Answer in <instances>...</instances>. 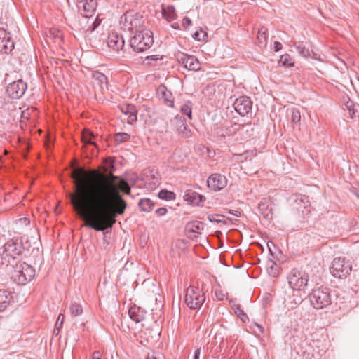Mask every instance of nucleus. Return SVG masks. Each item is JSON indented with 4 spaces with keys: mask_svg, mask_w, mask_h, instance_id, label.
Returning a JSON list of instances; mask_svg holds the SVG:
<instances>
[{
    "mask_svg": "<svg viewBox=\"0 0 359 359\" xmlns=\"http://www.w3.org/2000/svg\"><path fill=\"white\" fill-rule=\"evenodd\" d=\"M81 175L80 169L72 173L74 191L68 194L71 204L86 219V226L104 231L113 226L118 215L124 213L127 203L120 192L130 195V186L123 179L116 183L118 177L114 174L95 178H83Z\"/></svg>",
    "mask_w": 359,
    "mask_h": 359,
    "instance_id": "nucleus-1",
    "label": "nucleus"
},
{
    "mask_svg": "<svg viewBox=\"0 0 359 359\" xmlns=\"http://www.w3.org/2000/svg\"><path fill=\"white\" fill-rule=\"evenodd\" d=\"M11 278L18 285H25L31 281L35 276V269L25 262H18L13 266Z\"/></svg>",
    "mask_w": 359,
    "mask_h": 359,
    "instance_id": "nucleus-2",
    "label": "nucleus"
},
{
    "mask_svg": "<svg viewBox=\"0 0 359 359\" xmlns=\"http://www.w3.org/2000/svg\"><path fill=\"white\" fill-rule=\"evenodd\" d=\"M22 242L18 239H11L3 246L0 252L2 262L11 264V262L20 258L23 252Z\"/></svg>",
    "mask_w": 359,
    "mask_h": 359,
    "instance_id": "nucleus-3",
    "label": "nucleus"
},
{
    "mask_svg": "<svg viewBox=\"0 0 359 359\" xmlns=\"http://www.w3.org/2000/svg\"><path fill=\"white\" fill-rule=\"evenodd\" d=\"M154 43L152 32L149 30L138 32L130 41V46L134 51L140 53L149 49Z\"/></svg>",
    "mask_w": 359,
    "mask_h": 359,
    "instance_id": "nucleus-4",
    "label": "nucleus"
},
{
    "mask_svg": "<svg viewBox=\"0 0 359 359\" xmlns=\"http://www.w3.org/2000/svg\"><path fill=\"white\" fill-rule=\"evenodd\" d=\"M309 299L311 305L316 309L327 307L332 302L330 290L325 287H319L313 289L309 294Z\"/></svg>",
    "mask_w": 359,
    "mask_h": 359,
    "instance_id": "nucleus-5",
    "label": "nucleus"
},
{
    "mask_svg": "<svg viewBox=\"0 0 359 359\" xmlns=\"http://www.w3.org/2000/svg\"><path fill=\"white\" fill-rule=\"evenodd\" d=\"M205 300L204 292L198 287L189 286L186 291L185 302L190 309H198Z\"/></svg>",
    "mask_w": 359,
    "mask_h": 359,
    "instance_id": "nucleus-6",
    "label": "nucleus"
},
{
    "mask_svg": "<svg viewBox=\"0 0 359 359\" xmlns=\"http://www.w3.org/2000/svg\"><path fill=\"white\" fill-rule=\"evenodd\" d=\"M330 273L335 278H346L352 271V265L345 257H335L330 269Z\"/></svg>",
    "mask_w": 359,
    "mask_h": 359,
    "instance_id": "nucleus-7",
    "label": "nucleus"
},
{
    "mask_svg": "<svg viewBox=\"0 0 359 359\" xmlns=\"http://www.w3.org/2000/svg\"><path fill=\"white\" fill-rule=\"evenodd\" d=\"M288 283L294 290H304L309 281L308 274L297 269H292L287 275Z\"/></svg>",
    "mask_w": 359,
    "mask_h": 359,
    "instance_id": "nucleus-8",
    "label": "nucleus"
},
{
    "mask_svg": "<svg viewBox=\"0 0 359 359\" xmlns=\"http://www.w3.org/2000/svg\"><path fill=\"white\" fill-rule=\"evenodd\" d=\"M27 88V83L19 79L8 84L6 93L10 97L19 99L25 94Z\"/></svg>",
    "mask_w": 359,
    "mask_h": 359,
    "instance_id": "nucleus-9",
    "label": "nucleus"
},
{
    "mask_svg": "<svg viewBox=\"0 0 359 359\" xmlns=\"http://www.w3.org/2000/svg\"><path fill=\"white\" fill-rule=\"evenodd\" d=\"M121 23L125 29L133 32L141 26L142 20L139 15H133L132 13H126L121 16Z\"/></svg>",
    "mask_w": 359,
    "mask_h": 359,
    "instance_id": "nucleus-10",
    "label": "nucleus"
},
{
    "mask_svg": "<svg viewBox=\"0 0 359 359\" xmlns=\"http://www.w3.org/2000/svg\"><path fill=\"white\" fill-rule=\"evenodd\" d=\"M177 61L188 70L198 71L201 68L200 62L193 55L181 53L177 55Z\"/></svg>",
    "mask_w": 359,
    "mask_h": 359,
    "instance_id": "nucleus-11",
    "label": "nucleus"
},
{
    "mask_svg": "<svg viewBox=\"0 0 359 359\" xmlns=\"http://www.w3.org/2000/svg\"><path fill=\"white\" fill-rule=\"evenodd\" d=\"M233 107L241 116H244L252 110V102L250 97L241 96L235 100Z\"/></svg>",
    "mask_w": 359,
    "mask_h": 359,
    "instance_id": "nucleus-12",
    "label": "nucleus"
},
{
    "mask_svg": "<svg viewBox=\"0 0 359 359\" xmlns=\"http://www.w3.org/2000/svg\"><path fill=\"white\" fill-rule=\"evenodd\" d=\"M227 179L224 175L214 173L207 180L208 187L213 191H220L227 185Z\"/></svg>",
    "mask_w": 359,
    "mask_h": 359,
    "instance_id": "nucleus-13",
    "label": "nucleus"
},
{
    "mask_svg": "<svg viewBox=\"0 0 359 359\" xmlns=\"http://www.w3.org/2000/svg\"><path fill=\"white\" fill-rule=\"evenodd\" d=\"M14 48V42L11 34L0 28V53L8 54Z\"/></svg>",
    "mask_w": 359,
    "mask_h": 359,
    "instance_id": "nucleus-14",
    "label": "nucleus"
},
{
    "mask_svg": "<svg viewBox=\"0 0 359 359\" xmlns=\"http://www.w3.org/2000/svg\"><path fill=\"white\" fill-rule=\"evenodd\" d=\"M95 0H77V6L85 18H90L96 10Z\"/></svg>",
    "mask_w": 359,
    "mask_h": 359,
    "instance_id": "nucleus-15",
    "label": "nucleus"
},
{
    "mask_svg": "<svg viewBox=\"0 0 359 359\" xmlns=\"http://www.w3.org/2000/svg\"><path fill=\"white\" fill-rule=\"evenodd\" d=\"M183 198L189 204L197 206L203 205V203L205 200V197L204 196L191 189H187L184 191Z\"/></svg>",
    "mask_w": 359,
    "mask_h": 359,
    "instance_id": "nucleus-16",
    "label": "nucleus"
},
{
    "mask_svg": "<svg viewBox=\"0 0 359 359\" xmlns=\"http://www.w3.org/2000/svg\"><path fill=\"white\" fill-rule=\"evenodd\" d=\"M118 108L121 111L128 116L127 122L128 124H133L137 120V107L132 104H123L119 105Z\"/></svg>",
    "mask_w": 359,
    "mask_h": 359,
    "instance_id": "nucleus-17",
    "label": "nucleus"
},
{
    "mask_svg": "<svg viewBox=\"0 0 359 359\" xmlns=\"http://www.w3.org/2000/svg\"><path fill=\"white\" fill-rule=\"evenodd\" d=\"M258 212L265 219H272L273 217L272 203L266 198L262 199L258 205Z\"/></svg>",
    "mask_w": 359,
    "mask_h": 359,
    "instance_id": "nucleus-18",
    "label": "nucleus"
},
{
    "mask_svg": "<svg viewBox=\"0 0 359 359\" xmlns=\"http://www.w3.org/2000/svg\"><path fill=\"white\" fill-rule=\"evenodd\" d=\"M13 303V297L11 292L6 290H0V312L6 311Z\"/></svg>",
    "mask_w": 359,
    "mask_h": 359,
    "instance_id": "nucleus-19",
    "label": "nucleus"
},
{
    "mask_svg": "<svg viewBox=\"0 0 359 359\" xmlns=\"http://www.w3.org/2000/svg\"><path fill=\"white\" fill-rule=\"evenodd\" d=\"M108 46L114 51L122 50L124 46V40L122 36L117 34H109L107 39Z\"/></svg>",
    "mask_w": 359,
    "mask_h": 359,
    "instance_id": "nucleus-20",
    "label": "nucleus"
},
{
    "mask_svg": "<svg viewBox=\"0 0 359 359\" xmlns=\"http://www.w3.org/2000/svg\"><path fill=\"white\" fill-rule=\"evenodd\" d=\"M130 318L136 323L142 321L145 318L146 311L136 305H133L128 310Z\"/></svg>",
    "mask_w": 359,
    "mask_h": 359,
    "instance_id": "nucleus-21",
    "label": "nucleus"
},
{
    "mask_svg": "<svg viewBox=\"0 0 359 359\" xmlns=\"http://www.w3.org/2000/svg\"><path fill=\"white\" fill-rule=\"evenodd\" d=\"M157 93L159 97L163 100V102L170 107H174V100L172 99V94L169 91L166 87L163 85L158 86L157 88Z\"/></svg>",
    "mask_w": 359,
    "mask_h": 359,
    "instance_id": "nucleus-22",
    "label": "nucleus"
},
{
    "mask_svg": "<svg viewBox=\"0 0 359 359\" xmlns=\"http://www.w3.org/2000/svg\"><path fill=\"white\" fill-rule=\"evenodd\" d=\"M176 120V128L178 133L183 137H188L191 136V130H189L187 123L181 117L177 116Z\"/></svg>",
    "mask_w": 359,
    "mask_h": 359,
    "instance_id": "nucleus-23",
    "label": "nucleus"
},
{
    "mask_svg": "<svg viewBox=\"0 0 359 359\" xmlns=\"http://www.w3.org/2000/svg\"><path fill=\"white\" fill-rule=\"evenodd\" d=\"M149 173L146 174L145 181L152 187H156L159 184V175L155 170L148 171Z\"/></svg>",
    "mask_w": 359,
    "mask_h": 359,
    "instance_id": "nucleus-24",
    "label": "nucleus"
},
{
    "mask_svg": "<svg viewBox=\"0 0 359 359\" xmlns=\"http://www.w3.org/2000/svg\"><path fill=\"white\" fill-rule=\"evenodd\" d=\"M204 229V225L199 221H191L186 224L185 230L188 233H200Z\"/></svg>",
    "mask_w": 359,
    "mask_h": 359,
    "instance_id": "nucleus-25",
    "label": "nucleus"
},
{
    "mask_svg": "<svg viewBox=\"0 0 359 359\" xmlns=\"http://www.w3.org/2000/svg\"><path fill=\"white\" fill-rule=\"evenodd\" d=\"M92 76L102 89L108 88V79L104 74L95 71L92 73Z\"/></svg>",
    "mask_w": 359,
    "mask_h": 359,
    "instance_id": "nucleus-26",
    "label": "nucleus"
},
{
    "mask_svg": "<svg viewBox=\"0 0 359 359\" xmlns=\"http://www.w3.org/2000/svg\"><path fill=\"white\" fill-rule=\"evenodd\" d=\"M95 135L89 130L85 129L82 133V141L84 144H92L97 147L96 142L94 141Z\"/></svg>",
    "mask_w": 359,
    "mask_h": 359,
    "instance_id": "nucleus-27",
    "label": "nucleus"
},
{
    "mask_svg": "<svg viewBox=\"0 0 359 359\" xmlns=\"http://www.w3.org/2000/svg\"><path fill=\"white\" fill-rule=\"evenodd\" d=\"M154 205V203L150 198H142L138 203L140 210L146 212H151Z\"/></svg>",
    "mask_w": 359,
    "mask_h": 359,
    "instance_id": "nucleus-28",
    "label": "nucleus"
},
{
    "mask_svg": "<svg viewBox=\"0 0 359 359\" xmlns=\"http://www.w3.org/2000/svg\"><path fill=\"white\" fill-rule=\"evenodd\" d=\"M62 32L55 28L49 29L47 33V37L50 39H53L55 43H60L62 41Z\"/></svg>",
    "mask_w": 359,
    "mask_h": 359,
    "instance_id": "nucleus-29",
    "label": "nucleus"
},
{
    "mask_svg": "<svg viewBox=\"0 0 359 359\" xmlns=\"http://www.w3.org/2000/svg\"><path fill=\"white\" fill-rule=\"evenodd\" d=\"M158 196L162 200L172 201L175 198V194L166 189H162L158 192Z\"/></svg>",
    "mask_w": 359,
    "mask_h": 359,
    "instance_id": "nucleus-30",
    "label": "nucleus"
},
{
    "mask_svg": "<svg viewBox=\"0 0 359 359\" xmlns=\"http://www.w3.org/2000/svg\"><path fill=\"white\" fill-rule=\"evenodd\" d=\"M69 311L71 315L73 316H79L83 313L81 306L75 302L71 303V305L69 306Z\"/></svg>",
    "mask_w": 359,
    "mask_h": 359,
    "instance_id": "nucleus-31",
    "label": "nucleus"
},
{
    "mask_svg": "<svg viewBox=\"0 0 359 359\" xmlns=\"http://www.w3.org/2000/svg\"><path fill=\"white\" fill-rule=\"evenodd\" d=\"M192 103L191 101L185 102L180 108V111L188 116L189 119L192 118L191 112Z\"/></svg>",
    "mask_w": 359,
    "mask_h": 359,
    "instance_id": "nucleus-32",
    "label": "nucleus"
},
{
    "mask_svg": "<svg viewBox=\"0 0 359 359\" xmlns=\"http://www.w3.org/2000/svg\"><path fill=\"white\" fill-rule=\"evenodd\" d=\"M163 15L165 18H167L171 20L175 19L176 13H175V9L174 6H168L167 10L163 11Z\"/></svg>",
    "mask_w": 359,
    "mask_h": 359,
    "instance_id": "nucleus-33",
    "label": "nucleus"
},
{
    "mask_svg": "<svg viewBox=\"0 0 359 359\" xmlns=\"http://www.w3.org/2000/svg\"><path fill=\"white\" fill-rule=\"evenodd\" d=\"M257 39L261 43H266L267 40V29L264 27H262L259 29L257 33Z\"/></svg>",
    "mask_w": 359,
    "mask_h": 359,
    "instance_id": "nucleus-34",
    "label": "nucleus"
},
{
    "mask_svg": "<svg viewBox=\"0 0 359 359\" xmlns=\"http://www.w3.org/2000/svg\"><path fill=\"white\" fill-rule=\"evenodd\" d=\"M279 64H281L282 65L285 67H292L294 65V63L292 61V58L287 54L281 56L279 60Z\"/></svg>",
    "mask_w": 359,
    "mask_h": 359,
    "instance_id": "nucleus-35",
    "label": "nucleus"
},
{
    "mask_svg": "<svg viewBox=\"0 0 359 359\" xmlns=\"http://www.w3.org/2000/svg\"><path fill=\"white\" fill-rule=\"evenodd\" d=\"M130 139V135L126 133H118L115 135V141L116 143L120 144L126 142Z\"/></svg>",
    "mask_w": 359,
    "mask_h": 359,
    "instance_id": "nucleus-36",
    "label": "nucleus"
},
{
    "mask_svg": "<svg viewBox=\"0 0 359 359\" xmlns=\"http://www.w3.org/2000/svg\"><path fill=\"white\" fill-rule=\"evenodd\" d=\"M296 49L299 54L302 55V57L306 58L309 57L310 55V52L308 48H306L304 46H303L302 43L298 44L296 46Z\"/></svg>",
    "mask_w": 359,
    "mask_h": 359,
    "instance_id": "nucleus-37",
    "label": "nucleus"
},
{
    "mask_svg": "<svg viewBox=\"0 0 359 359\" xmlns=\"http://www.w3.org/2000/svg\"><path fill=\"white\" fill-rule=\"evenodd\" d=\"M236 315L243 322L248 320L247 314L241 309L240 306H236L234 309Z\"/></svg>",
    "mask_w": 359,
    "mask_h": 359,
    "instance_id": "nucleus-38",
    "label": "nucleus"
},
{
    "mask_svg": "<svg viewBox=\"0 0 359 359\" xmlns=\"http://www.w3.org/2000/svg\"><path fill=\"white\" fill-rule=\"evenodd\" d=\"M207 37V33L203 31L202 29H200V30L196 31L193 34V38L198 41H205V38Z\"/></svg>",
    "mask_w": 359,
    "mask_h": 359,
    "instance_id": "nucleus-39",
    "label": "nucleus"
},
{
    "mask_svg": "<svg viewBox=\"0 0 359 359\" xmlns=\"http://www.w3.org/2000/svg\"><path fill=\"white\" fill-rule=\"evenodd\" d=\"M301 121V114L300 111L297 109H292V122L297 125L300 123Z\"/></svg>",
    "mask_w": 359,
    "mask_h": 359,
    "instance_id": "nucleus-40",
    "label": "nucleus"
},
{
    "mask_svg": "<svg viewBox=\"0 0 359 359\" xmlns=\"http://www.w3.org/2000/svg\"><path fill=\"white\" fill-rule=\"evenodd\" d=\"M64 320H65V316L64 314L62 313H60L59 316H58V318H57V322L55 323V330H54V332H55V330L57 329L59 330V328L61 327L62 326V324L64 323Z\"/></svg>",
    "mask_w": 359,
    "mask_h": 359,
    "instance_id": "nucleus-41",
    "label": "nucleus"
},
{
    "mask_svg": "<svg viewBox=\"0 0 359 359\" xmlns=\"http://www.w3.org/2000/svg\"><path fill=\"white\" fill-rule=\"evenodd\" d=\"M101 20L97 18L92 22L91 25L88 28V30L93 32L100 25Z\"/></svg>",
    "mask_w": 359,
    "mask_h": 359,
    "instance_id": "nucleus-42",
    "label": "nucleus"
},
{
    "mask_svg": "<svg viewBox=\"0 0 359 359\" xmlns=\"http://www.w3.org/2000/svg\"><path fill=\"white\" fill-rule=\"evenodd\" d=\"M168 212V210L165 207H161V208H158L156 211H155V213L156 214V215L158 217H162V216H164L165 215V214L167 213Z\"/></svg>",
    "mask_w": 359,
    "mask_h": 359,
    "instance_id": "nucleus-43",
    "label": "nucleus"
},
{
    "mask_svg": "<svg viewBox=\"0 0 359 359\" xmlns=\"http://www.w3.org/2000/svg\"><path fill=\"white\" fill-rule=\"evenodd\" d=\"M215 296L217 299L219 301L224 300L226 297V294L222 290H216Z\"/></svg>",
    "mask_w": 359,
    "mask_h": 359,
    "instance_id": "nucleus-44",
    "label": "nucleus"
},
{
    "mask_svg": "<svg viewBox=\"0 0 359 359\" xmlns=\"http://www.w3.org/2000/svg\"><path fill=\"white\" fill-rule=\"evenodd\" d=\"M182 25L184 28H187L189 26L191 25V20L188 17H184L182 19Z\"/></svg>",
    "mask_w": 359,
    "mask_h": 359,
    "instance_id": "nucleus-45",
    "label": "nucleus"
},
{
    "mask_svg": "<svg viewBox=\"0 0 359 359\" xmlns=\"http://www.w3.org/2000/svg\"><path fill=\"white\" fill-rule=\"evenodd\" d=\"M102 354L99 351H95L93 352L92 355V359H101Z\"/></svg>",
    "mask_w": 359,
    "mask_h": 359,
    "instance_id": "nucleus-46",
    "label": "nucleus"
},
{
    "mask_svg": "<svg viewBox=\"0 0 359 359\" xmlns=\"http://www.w3.org/2000/svg\"><path fill=\"white\" fill-rule=\"evenodd\" d=\"M281 49H282V44L278 41L274 42V50L276 52H278V51L280 50Z\"/></svg>",
    "mask_w": 359,
    "mask_h": 359,
    "instance_id": "nucleus-47",
    "label": "nucleus"
},
{
    "mask_svg": "<svg viewBox=\"0 0 359 359\" xmlns=\"http://www.w3.org/2000/svg\"><path fill=\"white\" fill-rule=\"evenodd\" d=\"M278 269L277 268H273V266H271V271H269L270 274L273 276H276L278 275Z\"/></svg>",
    "mask_w": 359,
    "mask_h": 359,
    "instance_id": "nucleus-48",
    "label": "nucleus"
},
{
    "mask_svg": "<svg viewBox=\"0 0 359 359\" xmlns=\"http://www.w3.org/2000/svg\"><path fill=\"white\" fill-rule=\"evenodd\" d=\"M200 355H201V348H198L194 351V359H199Z\"/></svg>",
    "mask_w": 359,
    "mask_h": 359,
    "instance_id": "nucleus-49",
    "label": "nucleus"
},
{
    "mask_svg": "<svg viewBox=\"0 0 359 359\" xmlns=\"http://www.w3.org/2000/svg\"><path fill=\"white\" fill-rule=\"evenodd\" d=\"M348 109L349 110V115H350V117L351 118H354V116H355V113L357 112V111H355L354 109H353L352 110L350 109L349 107H348Z\"/></svg>",
    "mask_w": 359,
    "mask_h": 359,
    "instance_id": "nucleus-50",
    "label": "nucleus"
},
{
    "mask_svg": "<svg viewBox=\"0 0 359 359\" xmlns=\"http://www.w3.org/2000/svg\"><path fill=\"white\" fill-rule=\"evenodd\" d=\"M146 359H157L156 357L154 355V353H148Z\"/></svg>",
    "mask_w": 359,
    "mask_h": 359,
    "instance_id": "nucleus-51",
    "label": "nucleus"
},
{
    "mask_svg": "<svg viewBox=\"0 0 359 359\" xmlns=\"http://www.w3.org/2000/svg\"><path fill=\"white\" fill-rule=\"evenodd\" d=\"M302 302L301 298H299L297 301H294V305L291 306V308L293 309L299 305Z\"/></svg>",
    "mask_w": 359,
    "mask_h": 359,
    "instance_id": "nucleus-52",
    "label": "nucleus"
},
{
    "mask_svg": "<svg viewBox=\"0 0 359 359\" xmlns=\"http://www.w3.org/2000/svg\"><path fill=\"white\" fill-rule=\"evenodd\" d=\"M255 326L259 329V332H260V333H263V332H264V329H263V327H262L260 325H259V324H257V323H255Z\"/></svg>",
    "mask_w": 359,
    "mask_h": 359,
    "instance_id": "nucleus-53",
    "label": "nucleus"
},
{
    "mask_svg": "<svg viewBox=\"0 0 359 359\" xmlns=\"http://www.w3.org/2000/svg\"><path fill=\"white\" fill-rule=\"evenodd\" d=\"M219 329H223L224 330H228V328L225 325H224L223 324H220L219 325Z\"/></svg>",
    "mask_w": 359,
    "mask_h": 359,
    "instance_id": "nucleus-54",
    "label": "nucleus"
},
{
    "mask_svg": "<svg viewBox=\"0 0 359 359\" xmlns=\"http://www.w3.org/2000/svg\"><path fill=\"white\" fill-rule=\"evenodd\" d=\"M222 334V332H218V331L215 334V338L217 339L219 336Z\"/></svg>",
    "mask_w": 359,
    "mask_h": 359,
    "instance_id": "nucleus-55",
    "label": "nucleus"
},
{
    "mask_svg": "<svg viewBox=\"0 0 359 359\" xmlns=\"http://www.w3.org/2000/svg\"><path fill=\"white\" fill-rule=\"evenodd\" d=\"M209 220H210V222L216 221V219H215V218H211V217H209Z\"/></svg>",
    "mask_w": 359,
    "mask_h": 359,
    "instance_id": "nucleus-56",
    "label": "nucleus"
},
{
    "mask_svg": "<svg viewBox=\"0 0 359 359\" xmlns=\"http://www.w3.org/2000/svg\"><path fill=\"white\" fill-rule=\"evenodd\" d=\"M24 220H28L27 217L23 218Z\"/></svg>",
    "mask_w": 359,
    "mask_h": 359,
    "instance_id": "nucleus-57",
    "label": "nucleus"
}]
</instances>
